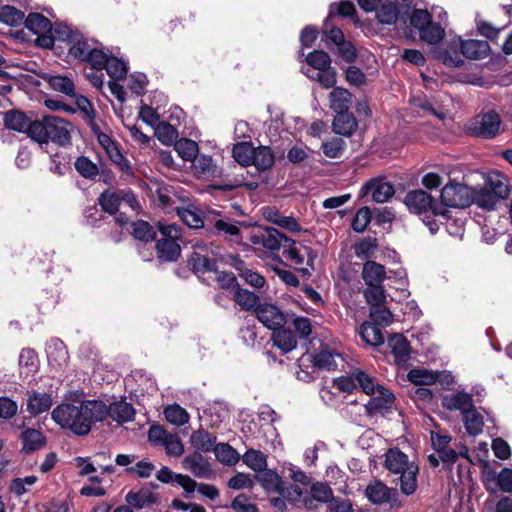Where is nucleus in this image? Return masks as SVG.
Segmentation results:
<instances>
[{
    "label": "nucleus",
    "instance_id": "1",
    "mask_svg": "<svg viewBox=\"0 0 512 512\" xmlns=\"http://www.w3.org/2000/svg\"><path fill=\"white\" fill-rule=\"evenodd\" d=\"M105 403L97 399H84V393L70 391L65 400L51 413L53 421L76 436H86L94 424L105 420Z\"/></svg>",
    "mask_w": 512,
    "mask_h": 512
},
{
    "label": "nucleus",
    "instance_id": "2",
    "mask_svg": "<svg viewBox=\"0 0 512 512\" xmlns=\"http://www.w3.org/2000/svg\"><path fill=\"white\" fill-rule=\"evenodd\" d=\"M378 24L400 26L402 32H445L442 21H434L427 9L416 8L414 0H386L377 11Z\"/></svg>",
    "mask_w": 512,
    "mask_h": 512
},
{
    "label": "nucleus",
    "instance_id": "3",
    "mask_svg": "<svg viewBox=\"0 0 512 512\" xmlns=\"http://www.w3.org/2000/svg\"><path fill=\"white\" fill-rule=\"evenodd\" d=\"M384 465L391 474L398 476L397 483L402 494L410 496L416 492L419 467L404 452L398 448H390L385 454Z\"/></svg>",
    "mask_w": 512,
    "mask_h": 512
},
{
    "label": "nucleus",
    "instance_id": "4",
    "mask_svg": "<svg viewBox=\"0 0 512 512\" xmlns=\"http://www.w3.org/2000/svg\"><path fill=\"white\" fill-rule=\"evenodd\" d=\"M427 52L443 64L460 67L463 60L459 55L460 37L457 34H420Z\"/></svg>",
    "mask_w": 512,
    "mask_h": 512
},
{
    "label": "nucleus",
    "instance_id": "5",
    "mask_svg": "<svg viewBox=\"0 0 512 512\" xmlns=\"http://www.w3.org/2000/svg\"><path fill=\"white\" fill-rule=\"evenodd\" d=\"M71 129L72 125L64 119L45 116L42 120H36L34 141L41 145L51 141L59 146H67L71 143Z\"/></svg>",
    "mask_w": 512,
    "mask_h": 512
},
{
    "label": "nucleus",
    "instance_id": "6",
    "mask_svg": "<svg viewBox=\"0 0 512 512\" xmlns=\"http://www.w3.org/2000/svg\"><path fill=\"white\" fill-rule=\"evenodd\" d=\"M66 38H60L69 43V55L83 62H87L94 69L101 65L104 59V47L92 38L83 37V34H60Z\"/></svg>",
    "mask_w": 512,
    "mask_h": 512
},
{
    "label": "nucleus",
    "instance_id": "7",
    "mask_svg": "<svg viewBox=\"0 0 512 512\" xmlns=\"http://www.w3.org/2000/svg\"><path fill=\"white\" fill-rule=\"evenodd\" d=\"M342 19H349L356 29L366 27L358 15L355 4L350 0H341L329 5L328 15L320 32H343L339 23Z\"/></svg>",
    "mask_w": 512,
    "mask_h": 512
},
{
    "label": "nucleus",
    "instance_id": "8",
    "mask_svg": "<svg viewBox=\"0 0 512 512\" xmlns=\"http://www.w3.org/2000/svg\"><path fill=\"white\" fill-rule=\"evenodd\" d=\"M404 203L411 213L425 218L430 216L445 217L448 212L429 193L421 189L409 191L404 198Z\"/></svg>",
    "mask_w": 512,
    "mask_h": 512
},
{
    "label": "nucleus",
    "instance_id": "9",
    "mask_svg": "<svg viewBox=\"0 0 512 512\" xmlns=\"http://www.w3.org/2000/svg\"><path fill=\"white\" fill-rule=\"evenodd\" d=\"M440 200L439 203L445 209L467 207L472 203L471 189L467 185L450 181L442 188Z\"/></svg>",
    "mask_w": 512,
    "mask_h": 512
},
{
    "label": "nucleus",
    "instance_id": "10",
    "mask_svg": "<svg viewBox=\"0 0 512 512\" xmlns=\"http://www.w3.org/2000/svg\"><path fill=\"white\" fill-rule=\"evenodd\" d=\"M148 439L155 446H162L172 457H179L184 452V446L177 434L168 433L160 425H152L148 431Z\"/></svg>",
    "mask_w": 512,
    "mask_h": 512
},
{
    "label": "nucleus",
    "instance_id": "11",
    "mask_svg": "<svg viewBox=\"0 0 512 512\" xmlns=\"http://www.w3.org/2000/svg\"><path fill=\"white\" fill-rule=\"evenodd\" d=\"M249 241L261 247L265 252L273 253L281 247L283 248L284 243L288 241V237L273 227H265L252 231Z\"/></svg>",
    "mask_w": 512,
    "mask_h": 512
},
{
    "label": "nucleus",
    "instance_id": "12",
    "mask_svg": "<svg viewBox=\"0 0 512 512\" xmlns=\"http://www.w3.org/2000/svg\"><path fill=\"white\" fill-rule=\"evenodd\" d=\"M321 41L324 46L341 60L353 62L357 57L356 48L349 41H346L344 34H323Z\"/></svg>",
    "mask_w": 512,
    "mask_h": 512
},
{
    "label": "nucleus",
    "instance_id": "13",
    "mask_svg": "<svg viewBox=\"0 0 512 512\" xmlns=\"http://www.w3.org/2000/svg\"><path fill=\"white\" fill-rule=\"evenodd\" d=\"M500 126V116L494 111H489L477 118L471 124L469 130L473 135L493 138L499 133Z\"/></svg>",
    "mask_w": 512,
    "mask_h": 512
},
{
    "label": "nucleus",
    "instance_id": "14",
    "mask_svg": "<svg viewBox=\"0 0 512 512\" xmlns=\"http://www.w3.org/2000/svg\"><path fill=\"white\" fill-rule=\"evenodd\" d=\"M365 495L368 500L376 505L390 503L397 504L399 493L397 489L390 488L383 482L376 480L370 483L365 489Z\"/></svg>",
    "mask_w": 512,
    "mask_h": 512
},
{
    "label": "nucleus",
    "instance_id": "15",
    "mask_svg": "<svg viewBox=\"0 0 512 512\" xmlns=\"http://www.w3.org/2000/svg\"><path fill=\"white\" fill-rule=\"evenodd\" d=\"M257 319L268 329L277 331L286 323L284 313L273 304H260L256 308Z\"/></svg>",
    "mask_w": 512,
    "mask_h": 512
},
{
    "label": "nucleus",
    "instance_id": "16",
    "mask_svg": "<svg viewBox=\"0 0 512 512\" xmlns=\"http://www.w3.org/2000/svg\"><path fill=\"white\" fill-rule=\"evenodd\" d=\"M182 467L191 472L196 478L212 479L214 475L211 464L198 451L185 456L182 460Z\"/></svg>",
    "mask_w": 512,
    "mask_h": 512
},
{
    "label": "nucleus",
    "instance_id": "17",
    "mask_svg": "<svg viewBox=\"0 0 512 512\" xmlns=\"http://www.w3.org/2000/svg\"><path fill=\"white\" fill-rule=\"evenodd\" d=\"M102 62L101 65L95 66L94 69L98 71L105 69L111 80L126 78L129 67L125 59L114 56L108 49H104V59Z\"/></svg>",
    "mask_w": 512,
    "mask_h": 512
},
{
    "label": "nucleus",
    "instance_id": "18",
    "mask_svg": "<svg viewBox=\"0 0 512 512\" xmlns=\"http://www.w3.org/2000/svg\"><path fill=\"white\" fill-rule=\"evenodd\" d=\"M4 124L6 128L20 133H25L29 138L34 141L33 129L36 125V120H31L24 112L18 110H11L4 115Z\"/></svg>",
    "mask_w": 512,
    "mask_h": 512
},
{
    "label": "nucleus",
    "instance_id": "19",
    "mask_svg": "<svg viewBox=\"0 0 512 512\" xmlns=\"http://www.w3.org/2000/svg\"><path fill=\"white\" fill-rule=\"evenodd\" d=\"M21 442V452L30 454L39 451L46 446L47 438L40 431L35 428L22 426V431L19 434Z\"/></svg>",
    "mask_w": 512,
    "mask_h": 512
},
{
    "label": "nucleus",
    "instance_id": "20",
    "mask_svg": "<svg viewBox=\"0 0 512 512\" xmlns=\"http://www.w3.org/2000/svg\"><path fill=\"white\" fill-rule=\"evenodd\" d=\"M441 404L446 410L460 411L461 415L474 406L472 395L464 391L444 395Z\"/></svg>",
    "mask_w": 512,
    "mask_h": 512
},
{
    "label": "nucleus",
    "instance_id": "21",
    "mask_svg": "<svg viewBox=\"0 0 512 512\" xmlns=\"http://www.w3.org/2000/svg\"><path fill=\"white\" fill-rule=\"evenodd\" d=\"M127 198V202L132 208L138 206V202L135 199L134 195L131 193H115V192H104L99 197V204L102 209L113 215L118 212L119 205L121 200Z\"/></svg>",
    "mask_w": 512,
    "mask_h": 512
},
{
    "label": "nucleus",
    "instance_id": "22",
    "mask_svg": "<svg viewBox=\"0 0 512 512\" xmlns=\"http://www.w3.org/2000/svg\"><path fill=\"white\" fill-rule=\"evenodd\" d=\"M105 410V418L110 416L113 421L120 424L132 421L135 416V409L132 404L125 400L114 401L110 405L105 404Z\"/></svg>",
    "mask_w": 512,
    "mask_h": 512
},
{
    "label": "nucleus",
    "instance_id": "23",
    "mask_svg": "<svg viewBox=\"0 0 512 512\" xmlns=\"http://www.w3.org/2000/svg\"><path fill=\"white\" fill-rule=\"evenodd\" d=\"M365 190L377 203L387 202L395 193L394 186L384 179H371L365 184Z\"/></svg>",
    "mask_w": 512,
    "mask_h": 512
},
{
    "label": "nucleus",
    "instance_id": "24",
    "mask_svg": "<svg viewBox=\"0 0 512 512\" xmlns=\"http://www.w3.org/2000/svg\"><path fill=\"white\" fill-rule=\"evenodd\" d=\"M388 346L394 357V362L405 366L410 359V344L402 334H394L388 339Z\"/></svg>",
    "mask_w": 512,
    "mask_h": 512
},
{
    "label": "nucleus",
    "instance_id": "25",
    "mask_svg": "<svg viewBox=\"0 0 512 512\" xmlns=\"http://www.w3.org/2000/svg\"><path fill=\"white\" fill-rule=\"evenodd\" d=\"M490 52V46L486 40H462L460 38L459 55L469 59L479 60L485 58Z\"/></svg>",
    "mask_w": 512,
    "mask_h": 512
},
{
    "label": "nucleus",
    "instance_id": "26",
    "mask_svg": "<svg viewBox=\"0 0 512 512\" xmlns=\"http://www.w3.org/2000/svg\"><path fill=\"white\" fill-rule=\"evenodd\" d=\"M372 395L366 404L369 414H384L392 407L394 395L384 387Z\"/></svg>",
    "mask_w": 512,
    "mask_h": 512
},
{
    "label": "nucleus",
    "instance_id": "27",
    "mask_svg": "<svg viewBox=\"0 0 512 512\" xmlns=\"http://www.w3.org/2000/svg\"><path fill=\"white\" fill-rule=\"evenodd\" d=\"M48 362L56 368H63L69 359L65 344L58 338L51 339L46 346Z\"/></svg>",
    "mask_w": 512,
    "mask_h": 512
},
{
    "label": "nucleus",
    "instance_id": "28",
    "mask_svg": "<svg viewBox=\"0 0 512 512\" xmlns=\"http://www.w3.org/2000/svg\"><path fill=\"white\" fill-rule=\"evenodd\" d=\"M229 418L228 406L221 401H215L208 404V407L203 412V419L211 428H217L226 419Z\"/></svg>",
    "mask_w": 512,
    "mask_h": 512
},
{
    "label": "nucleus",
    "instance_id": "29",
    "mask_svg": "<svg viewBox=\"0 0 512 512\" xmlns=\"http://www.w3.org/2000/svg\"><path fill=\"white\" fill-rule=\"evenodd\" d=\"M53 404L52 396L48 393H40L33 391L29 393L27 398V411L37 416L48 411Z\"/></svg>",
    "mask_w": 512,
    "mask_h": 512
},
{
    "label": "nucleus",
    "instance_id": "30",
    "mask_svg": "<svg viewBox=\"0 0 512 512\" xmlns=\"http://www.w3.org/2000/svg\"><path fill=\"white\" fill-rule=\"evenodd\" d=\"M358 123L352 113H336L332 128L336 134L350 137L357 129Z\"/></svg>",
    "mask_w": 512,
    "mask_h": 512
},
{
    "label": "nucleus",
    "instance_id": "31",
    "mask_svg": "<svg viewBox=\"0 0 512 512\" xmlns=\"http://www.w3.org/2000/svg\"><path fill=\"white\" fill-rule=\"evenodd\" d=\"M193 169L198 177L201 178H214L221 174V171L213 161L211 156L208 155H197L192 161Z\"/></svg>",
    "mask_w": 512,
    "mask_h": 512
},
{
    "label": "nucleus",
    "instance_id": "32",
    "mask_svg": "<svg viewBox=\"0 0 512 512\" xmlns=\"http://www.w3.org/2000/svg\"><path fill=\"white\" fill-rule=\"evenodd\" d=\"M362 278L366 285L383 284L386 279V269L375 261H366L362 268Z\"/></svg>",
    "mask_w": 512,
    "mask_h": 512
},
{
    "label": "nucleus",
    "instance_id": "33",
    "mask_svg": "<svg viewBox=\"0 0 512 512\" xmlns=\"http://www.w3.org/2000/svg\"><path fill=\"white\" fill-rule=\"evenodd\" d=\"M24 27L29 32H53L52 19L38 12H30L25 16Z\"/></svg>",
    "mask_w": 512,
    "mask_h": 512
},
{
    "label": "nucleus",
    "instance_id": "34",
    "mask_svg": "<svg viewBox=\"0 0 512 512\" xmlns=\"http://www.w3.org/2000/svg\"><path fill=\"white\" fill-rule=\"evenodd\" d=\"M158 258L164 262H174L181 255V248L177 241L160 239L156 244Z\"/></svg>",
    "mask_w": 512,
    "mask_h": 512
},
{
    "label": "nucleus",
    "instance_id": "35",
    "mask_svg": "<svg viewBox=\"0 0 512 512\" xmlns=\"http://www.w3.org/2000/svg\"><path fill=\"white\" fill-rule=\"evenodd\" d=\"M330 107L335 113L348 112L351 105V93L340 87L334 88L329 95Z\"/></svg>",
    "mask_w": 512,
    "mask_h": 512
},
{
    "label": "nucleus",
    "instance_id": "36",
    "mask_svg": "<svg viewBox=\"0 0 512 512\" xmlns=\"http://www.w3.org/2000/svg\"><path fill=\"white\" fill-rule=\"evenodd\" d=\"M339 362H343L341 353L327 349L321 350L313 357L314 366L326 370H335Z\"/></svg>",
    "mask_w": 512,
    "mask_h": 512
},
{
    "label": "nucleus",
    "instance_id": "37",
    "mask_svg": "<svg viewBox=\"0 0 512 512\" xmlns=\"http://www.w3.org/2000/svg\"><path fill=\"white\" fill-rule=\"evenodd\" d=\"M190 442L196 451L209 452L216 446V437L206 430L199 429L191 434Z\"/></svg>",
    "mask_w": 512,
    "mask_h": 512
},
{
    "label": "nucleus",
    "instance_id": "38",
    "mask_svg": "<svg viewBox=\"0 0 512 512\" xmlns=\"http://www.w3.org/2000/svg\"><path fill=\"white\" fill-rule=\"evenodd\" d=\"M464 427L469 435L476 436L482 433L484 420L482 415L473 406L462 415Z\"/></svg>",
    "mask_w": 512,
    "mask_h": 512
},
{
    "label": "nucleus",
    "instance_id": "39",
    "mask_svg": "<svg viewBox=\"0 0 512 512\" xmlns=\"http://www.w3.org/2000/svg\"><path fill=\"white\" fill-rule=\"evenodd\" d=\"M471 195L472 203H475L477 206L487 210L494 209L500 200L497 195H495L493 191H490L487 187L474 190L471 189Z\"/></svg>",
    "mask_w": 512,
    "mask_h": 512
},
{
    "label": "nucleus",
    "instance_id": "40",
    "mask_svg": "<svg viewBox=\"0 0 512 512\" xmlns=\"http://www.w3.org/2000/svg\"><path fill=\"white\" fill-rule=\"evenodd\" d=\"M24 21L25 14L22 10L12 5H3L0 7V22L10 27H18L24 24Z\"/></svg>",
    "mask_w": 512,
    "mask_h": 512
},
{
    "label": "nucleus",
    "instance_id": "41",
    "mask_svg": "<svg viewBox=\"0 0 512 512\" xmlns=\"http://www.w3.org/2000/svg\"><path fill=\"white\" fill-rule=\"evenodd\" d=\"M362 339L369 345L379 346L384 343V336L381 327L372 322H365L361 325L360 331Z\"/></svg>",
    "mask_w": 512,
    "mask_h": 512
},
{
    "label": "nucleus",
    "instance_id": "42",
    "mask_svg": "<svg viewBox=\"0 0 512 512\" xmlns=\"http://www.w3.org/2000/svg\"><path fill=\"white\" fill-rule=\"evenodd\" d=\"M252 164L258 170H267L274 164V154L268 146L254 149Z\"/></svg>",
    "mask_w": 512,
    "mask_h": 512
},
{
    "label": "nucleus",
    "instance_id": "43",
    "mask_svg": "<svg viewBox=\"0 0 512 512\" xmlns=\"http://www.w3.org/2000/svg\"><path fill=\"white\" fill-rule=\"evenodd\" d=\"M174 148L178 155L184 160V161H190L192 162L196 156L198 155L199 147L198 144L187 138H182L180 140H177L175 142Z\"/></svg>",
    "mask_w": 512,
    "mask_h": 512
},
{
    "label": "nucleus",
    "instance_id": "44",
    "mask_svg": "<svg viewBox=\"0 0 512 512\" xmlns=\"http://www.w3.org/2000/svg\"><path fill=\"white\" fill-rule=\"evenodd\" d=\"M213 451L217 460L225 465H235L240 458L239 453L228 443L217 444Z\"/></svg>",
    "mask_w": 512,
    "mask_h": 512
},
{
    "label": "nucleus",
    "instance_id": "45",
    "mask_svg": "<svg viewBox=\"0 0 512 512\" xmlns=\"http://www.w3.org/2000/svg\"><path fill=\"white\" fill-rule=\"evenodd\" d=\"M273 343L277 346L283 353H288L296 348L297 341L294 334L289 330H280L274 331L272 337Z\"/></svg>",
    "mask_w": 512,
    "mask_h": 512
},
{
    "label": "nucleus",
    "instance_id": "46",
    "mask_svg": "<svg viewBox=\"0 0 512 512\" xmlns=\"http://www.w3.org/2000/svg\"><path fill=\"white\" fill-rule=\"evenodd\" d=\"M177 214L189 228L199 229L204 226V221L196 207L179 208Z\"/></svg>",
    "mask_w": 512,
    "mask_h": 512
},
{
    "label": "nucleus",
    "instance_id": "47",
    "mask_svg": "<svg viewBox=\"0 0 512 512\" xmlns=\"http://www.w3.org/2000/svg\"><path fill=\"white\" fill-rule=\"evenodd\" d=\"M234 301L245 310L255 309L260 305L259 297L246 289L236 288L233 295Z\"/></svg>",
    "mask_w": 512,
    "mask_h": 512
},
{
    "label": "nucleus",
    "instance_id": "48",
    "mask_svg": "<svg viewBox=\"0 0 512 512\" xmlns=\"http://www.w3.org/2000/svg\"><path fill=\"white\" fill-rule=\"evenodd\" d=\"M254 147L249 142H239L232 149L233 158L243 166L252 164Z\"/></svg>",
    "mask_w": 512,
    "mask_h": 512
},
{
    "label": "nucleus",
    "instance_id": "49",
    "mask_svg": "<svg viewBox=\"0 0 512 512\" xmlns=\"http://www.w3.org/2000/svg\"><path fill=\"white\" fill-rule=\"evenodd\" d=\"M155 135L162 144L171 145L177 141L178 131L173 125L167 122H160L155 127Z\"/></svg>",
    "mask_w": 512,
    "mask_h": 512
},
{
    "label": "nucleus",
    "instance_id": "50",
    "mask_svg": "<svg viewBox=\"0 0 512 512\" xmlns=\"http://www.w3.org/2000/svg\"><path fill=\"white\" fill-rule=\"evenodd\" d=\"M50 87L65 95L72 96L75 93V86L71 78L62 75L51 76L48 80Z\"/></svg>",
    "mask_w": 512,
    "mask_h": 512
},
{
    "label": "nucleus",
    "instance_id": "51",
    "mask_svg": "<svg viewBox=\"0 0 512 512\" xmlns=\"http://www.w3.org/2000/svg\"><path fill=\"white\" fill-rule=\"evenodd\" d=\"M74 166L76 171L87 179H94L99 174L98 166L85 156L78 157Z\"/></svg>",
    "mask_w": 512,
    "mask_h": 512
},
{
    "label": "nucleus",
    "instance_id": "52",
    "mask_svg": "<svg viewBox=\"0 0 512 512\" xmlns=\"http://www.w3.org/2000/svg\"><path fill=\"white\" fill-rule=\"evenodd\" d=\"M243 461L254 471H263L267 466L266 456L255 449L247 450L243 455Z\"/></svg>",
    "mask_w": 512,
    "mask_h": 512
},
{
    "label": "nucleus",
    "instance_id": "53",
    "mask_svg": "<svg viewBox=\"0 0 512 512\" xmlns=\"http://www.w3.org/2000/svg\"><path fill=\"white\" fill-rule=\"evenodd\" d=\"M283 257L291 264L298 266L304 262V254L302 249L297 246V243L288 238V241L283 246Z\"/></svg>",
    "mask_w": 512,
    "mask_h": 512
},
{
    "label": "nucleus",
    "instance_id": "54",
    "mask_svg": "<svg viewBox=\"0 0 512 512\" xmlns=\"http://www.w3.org/2000/svg\"><path fill=\"white\" fill-rule=\"evenodd\" d=\"M164 415L168 422L176 426H182L189 421V415L186 410L177 404L166 407Z\"/></svg>",
    "mask_w": 512,
    "mask_h": 512
},
{
    "label": "nucleus",
    "instance_id": "55",
    "mask_svg": "<svg viewBox=\"0 0 512 512\" xmlns=\"http://www.w3.org/2000/svg\"><path fill=\"white\" fill-rule=\"evenodd\" d=\"M132 234L135 239L142 242L152 241L156 236L154 228L148 222L142 220L132 224Z\"/></svg>",
    "mask_w": 512,
    "mask_h": 512
},
{
    "label": "nucleus",
    "instance_id": "56",
    "mask_svg": "<svg viewBox=\"0 0 512 512\" xmlns=\"http://www.w3.org/2000/svg\"><path fill=\"white\" fill-rule=\"evenodd\" d=\"M364 297L371 307L383 305L386 301V293L382 284L367 285L364 290Z\"/></svg>",
    "mask_w": 512,
    "mask_h": 512
},
{
    "label": "nucleus",
    "instance_id": "57",
    "mask_svg": "<svg viewBox=\"0 0 512 512\" xmlns=\"http://www.w3.org/2000/svg\"><path fill=\"white\" fill-rule=\"evenodd\" d=\"M19 366L26 373L35 372L38 367V356L35 350L31 348L22 349L19 355Z\"/></svg>",
    "mask_w": 512,
    "mask_h": 512
},
{
    "label": "nucleus",
    "instance_id": "58",
    "mask_svg": "<svg viewBox=\"0 0 512 512\" xmlns=\"http://www.w3.org/2000/svg\"><path fill=\"white\" fill-rule=\"evenodd\" d=\"M410 382L416 385H431L436 383L437 375L427 369H412L407 375Z\"/></svg>",
    "mask_w": 512,
    "mask_h": 512
},
{
    "label": "nucleus",
    "instance_id": "59",
    "mask_svg": "<svg viewBox=\"0 0 512 512\" xmlns=\"http://www.w3.org/2000/svg\"><path fill=\"white\" fill-rule=\"evenodd\" d=\"M259 418L263 421L269 422L267 426L266 433H268L271 437V443L274 445L275 441L278 438V433L276 428L273 426V423L279 419L278 414L270 408L269 406H263L259 411Z\"/></svg>",
    "mask_w": 512,
    "mask_h": 512
},
{
    "label": "nucleus",
    "instance_id": "60",
    "mask_svg": "<svg viewBox=\"0 0 512 512\" xmlns=\"http://www.w3.org/2000/svg\"><path fill=\"white\" fill-rule=\"evenodd\" d=\"M188 262L196 273H205L215 270L217 259L215 257L190 256Z\"/></svg>",
    "mask_w": 512,
    "mask_h": 512
},
{
    "label": "nucleus",
    "instance_id": "61",
    "mask_svg": "<svg viewBox=\"0 0 512 512\" xmlns=\"http://www.w3.org/2000/svg\"><path fill=\"white\" fill-rule=\"evenodd\" d=\"M355 378L357 385H359L366 394H375L383 387L378 384L374 378L361 370L355 371Z\"/></svg>",
    "mask_w": 512,
    "mask_h": 512
},
{
    "label": "nucleus",
    "instance_id": "62",
    "mask_svg": "<svg viewBox=\"0 0 512 512\" xmlns=\"http://www.w3.org/2000/svg\"><path fill=\"white\" fill-rule=\"evenodd\" d=\"M392 317L391 311L383 305L371 307L370 309L371 322L381 328L389 326L392 323Z\"/></svg>",
    "mask_w": 512,
    "mask_h": 512
},
{
    "label": "nucleus",
    "instance_id": "63",
    "mask_svg": "<svg viewBox=\"0 0 512 512\" xmlns=\"http://www.w3.org/2000/svg\"><path fill=\"white\" fill-rule=\"evenodd\" d=\"M345 141L340 138H332L322 143V151L329 158H340L345 149Z\"/></svg>",
    "mask_w": 512,
    "mask_h": 512
},
{
    "label": "nucleus",
    "instance_id": "64",
    "mask_svg": "<svg viewBox=\"0 0 512 512\" xmlns=\"http://www.w3.org/2000/svg\"><path fill=\"white\" fill-rule=\"evenodd\" d=\"M259 481L266 490L275 492H277L283 484L281 477L272 470H263L259 475Z\"/></svg>",
    "mask_w": 512,
    "mask_h": 512
}]
</instances>
